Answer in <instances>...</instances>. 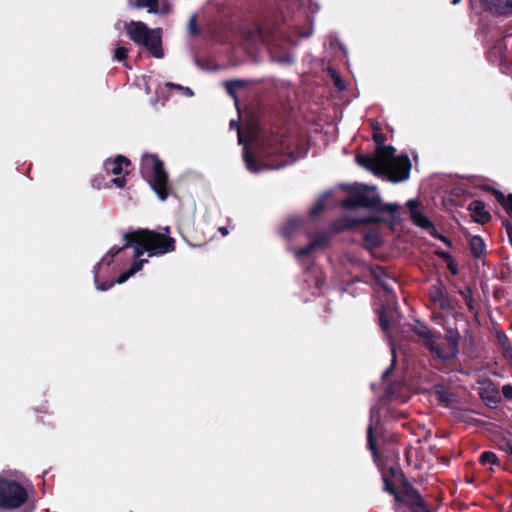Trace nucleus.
<instances>
[{
	"instance_id": "obj_1",
	"label": "nucleus",
	"mask_w": 512,
	"mask_h": 512,
	"mask_svg": "<svg viewBox=\"0 0 512 512\" xmlns=\"http://www.w3.org/2000/svg\"><path fill=\"white\" fill-rule=\"evenodd\" d=\"M125 247L134 249V258L140 257L147 252L149 256L164 255L175 251L176 241L174 238L163 233L138 229L136 231L125 233L123 236Z\"/></svg>"
},
{
	"instance_id": "obj_2",
	"label": "nucleus",
	"mask_w": 512,
	"mask_h": 512,
	"mask_svg": "<svg viewBox=\"0 0 512 512\" xmlns=\"http://www.w3.org/2000/svg\"><path fill=\"white\" fill-rule=\"evenodd\" d=\"M140 174L158 199L165 201L170 195L169 176L163 161L156 154H144L140 161Z\"/></svg>"
},
{
	"instance_id": "obj_3",
	"label": "nucleus",
	"mask_w": 512,
	"mask_h": 512,
	"mask_svg": "<svg viewBox=\"0 0 512 512\" xmlns=\"http://www.w3.org/2000/svg\"><path fill=\"white\" fill-rule=\"evenodd\" d=\"M391 480L386 479V491L399 504L409 506L412 512H429L420 494L405 480L399 468L391 467Z\"/></svg>"
},
{
	"instance_id": "obj_4",
	"label": "nucleus",
	"mask_w": 512,
	"mask_h": 512,
	"mask_svg": "<svg viewBox=\"0 0 512 512\" xmlns=\"http://www.w3.org/2000/svg\"><path fill=\"white\" fill-rule=\"evenodd\" d=\"M346 197L342 200L345 210L367 209L384 211V205L375 186L354 183L344 187Z\"/></svg>"
},
{
	"instance_id": "obj_5",
	"label": "nucleus",
	"mask_w": 512,
	"mask_h": 512,
	"mask_svg": "<svg viewBox=\"0 0 512 512\" xmlns=\"http://www.w3.org/2000/svg\"><path fill=\"white\" fill-rule=\"evenodd\" d=\"M129 39L136 45L143 46L153 57L163 58L162 29H150L142 21H130L124 25Z\"/></svg>"
},
{
	"instance_id": "obj_6",
	"label": "nucleus",
	"mask_w": 512,
	"mask_h": 512,
	"mask_svg": "<svg viewBox=\"0 0 512 512\" xmlns=\"http://www.w3.org/2000/svg\"><path fill=\"white\" fill-rule=\"evenodd\" d=\"M373 140L376 144L372 153H357L355 162L375 176L384 179V134L374 128Z\"/></svg>"
},
{
	"instance_id": "obj_7",
	"label": "nucleus",
	"mask_w": 512,
	"mask_h": 512,
	"mask_svg": "<svg viewBox=\"0 0 512 512\" xmlns=\"http://www.w3.org/2000/svg\"><path fill=\"white\" fill-rule=\"evenodd\" d=\"M28 499L25 487L18 481L0 474V509L13 510Z\"/></svg>"
},
{
	"instance_id": "obj_8",
	"label": "nucleus",
	"mask_w": 512,
	"mask_h": 512,
	"mask_svg": "<svg viewBox=\"0 0 512 512\" xmlns=\"http://www.w3.org/2000/svg\"><path fill=\"white\" fill-rule=\"evenodd\" d=\"M384 396L379 397V401L375 406L371 407L370 410V423L367 428V447L373 455L374 462L380 472L382 479L384 480V461L381 459L380 453L376 445V438L374 431L382 432L381 423V408Z\"/></svg>"
},
{
	"instance_id": "obj_9",
	"label": "nucleus",
	"mask_w": 512,
	"mask_h": 512,
	"mask_svg": "<svg viewBox=\"0 0 512 512\" xmlns=\"http://www.w3.org/2000/svg\"><path fill=\"white\" fill-rule=\"evenodd\" d=\"M365 276L373 284L372 307L378 316V325L384 331V268L379 265L370 266Z\"/></svg>"
},
{
	"instance_id": "obj_10",
	"label": "nucleus",
	"mask_w": 512,
	"mask_h": 512,
	"mask_svg": "<svg viewBox=\"0 0 512 512\" xmlns=\"http://www.w3.org/2000/svg\"><path fill=\"white\" fill-rule=\"evenodd\" d=\"M386 151V179L393 182H403L409 178L411 162L407 155L394 156L395 148L387 146Z\"/></svg>"
},
{
	"instance_id": "obj_11",
	"label": "nucleus",
	"mask_w": 512,
	"mask_h": 512,
	"mask_svg": "<svg viewBox=\"0 0 512 512\" xmlns=\"http://www.w3.org/2000/svg\"><path fill=\"white\" fill-rule=\"evenodd\" d=\"M459 335L456 331L448 330L446 333L447 345L442 347L438 340L430 343V351L436 355L439 359H450L457 353Z\"/></svg>"
},
{
	"instance_id": "obj_12",
	"label": "nucleus",
	"mask_w": 512,
	"mask_h": 512,
	"mask_svg": "<svg viewBox=\"0 0 512 512\" xmlns=\"http://www.w3.org/2000/svg\"><path fill=\"white\" fill-rule=\"evenodd\" d=\"M381 224L384 223V219L380 217H363V218H352L348 216L341 217L340 219L332 223V230L334 232H342L346 230H353L359 225L363 224Z\"/></svg>"
},
{
	"instance_id": "obj_13",
	"label": "nucleus",
	"mask_w": 512,
	"mask_h": 512,
	"mask_svg": "<svg viewBox=\"0 0 512 512\" xmlns=\"http://www.w3.org/2000/svg\"><path fill=\"white\" fill-rule=\"evenodd\" d=\"M481 5L491 13L498 15L512 14V0H480Z\"/></svg>"
},
{
	"instance_id": "obj_14",
	"label": "nucleus",
	"mask_w": 512,
	"mask_h": 512,
	"mask_svg": "<svg viewBox=\"0 0 512 512\" xmlns=\"http://www.w3.org/2000/svg\"><path fill=\"white\" fill-rule=\"evenodd\" d=\"M407 205L409 207L410 216L414 224L426 230L434 229V226L430 220L419 211L418 203L415 200H409Z\"/></svg>"
},
{
	"instance_id": "obj_15",
	"label": "nucleus",
	"mask_w": 512,
	"mask_h": 512,
	"mask_svg": "<svg viewBox=\"0 0 512 512\" xmlns=\"http://www.w3.org/2000/svg\"><path fill=\"white\" fill-rule=\"evenodd\" d=\"M130 165V159L123 155H118L114 159H107L104 162V169L108 174L111 173L113 175H120L124 170V166L127 167Z\"/></svg>"
},
{
	"instance_id": "obj_16",
	"label": "nucleus",
	"mask_w": 512,
	"mask_h": 512,
	"mask_svg": "<svg viewBox=\"0 0 512 512\" xmlns=\"http://www.w3.org/2000/svg\"><path fill=\"white\" fill-rule=\"evenodd\" d=\"M244 161L246 163L247 168L253 173H257L264 168L279 169V168L285 166V162H281V163H277L275 165H263L261 167L259 165L257 159L253 156V154L247 148L244 150Z\"/></svg>"
},
{
	"instance_id": "obj_17",
	"label": "nucleus",
	"mask_w": 512,
	"mask_h": 512,
	"mask_svg": "<svg viewBox=\"0 0 512 512\" xmlns=\"http://www.w3.org/2000/svg\"><path fill=\"white\" fill-rule=\"evenodd\" d=\"M469 211L472 218L481 224H485L490 220V214L485 210V206L481 201H473L469 204Z\"/></svg>"
},
{
	"instance_id": "obj_18",
	"label": "nucleus",
	"mask_w": 512,
	"mask_h": 512,
	"mask_svg": "<svg viewBox=\"0 0 512 512\" xmlns=\"http://www.w3.org/2000/svg\"><path fill=\"white\" fill-rule=\"evenodd\" d=\"M433 303L444 310H450L453 307L451 299L439 287H433L430 292Z\"/></svg>"
},
{
	"instance_id": "obj_19",
	"label": "nucleus",
	"mask_w": 512,
	"mask_h": 512,
	"mask_svg": "<svg viewBox=\"0 0 512 512\" xmlns=\"http://www.w3.org/2000/svg\"><path fill=\"white\" fill-rule=\"evenodd\" d=\"M382 243V235L378 229L370 228L363 237V245L367 249H374Z\"/></svg>"
},
{
	"instance_id": "obj_20",
	"label": "nucleus",
	"mask_w": 512,
	"mask_h": 512,
	"mask_svg": "<svg viewBox=\"0 0 512 512\" xmlns=\"http://www.w3.org/2000/svg\"><path fill=\"white\" fill-rule=\"evenodd\" d=\"M301 224L302 219L300 218L288 219L281 227V235L286 239H290L300 228Z\"/></svg>"
},
{
	"instance_id": "obj_21",
	"label": "nucleus",
	"mask_w": 512,
	"mask_h": 512,
	"mask_svg": "<svg viewBox=\"0 0 512 512\" xmlns=\"http://www.w3.org/2000/svg\"><path fill=\"white\" fill-rule=\"evenodd\" d=\"M134 259L135 260L133 261L130 269L121 273L118 276L117 281H116L117 283L122 284L125 281H127L132 275H134L135 273L140 271L143 267L144 262L147 261L145 259H138V258H134Z\"/></svg>"
},
{
	"instance_id": "obj_22",
	"label": "nucleus",
	"mask_w": 512,
	"mask_h": 512,
	"mask_svg": "<svg viewBox=\"0 0 512 512\" xmlns=\"http://www.w3.org/2000/svg\"><path fill=\"white\" fill-rule=\"evenodd\" d=\"M414 331L417 335H419L420 337L425 339L426 345L428 346L429 349H430V343L432 341L439 340V338H440L439 336L434 335L433 332L426 325H424L422 323H417L414 327Z\"/></svg>"
},
{
	"instance_id": "obj_23",
	"label": "nucleus",
	"mask_w": 512,
	"mask_h": 512,
	"mask_svg": "<svg viewBox=\"0 0 512 512\" xmlns=\"http://www.w3.org/2000/svg\"><path fill=\"white\" fill-rule=\"evenodd\" d=\"M227 93L237 102V90L246 87V82L241 79L228 80L224 83Z\"/></svg>"
},
{
	"instance_id": "obj_24",
	"label": "nucleus",
	"mask_w": 512,
	"mask_h": 512,
	"mask_svg": "<svg viewBox=\"0 0 512 512\" xmlns=\"http://www.w3.org/2000/svg\"><path fill=\"white\" fill-rule=\"evenodd\" d=\"M470 249L475 257H481L485 253V244L479 236H473L470 239Z\"/></svg>"
},
{
	"instance_id": "obj_25",
	"label": "nucleus",
	"mask_w": 512,
	"mask_h": 512,
	"mask_svg": "<svg viewBox=\"0 0 512 512\" xmlns=\"http://www.w3.org/2000/svg\"><path fill=\"white\" fill-rule=\"evenodd\" d=\"M100 266H101V262H98L93 267L94 280H95L96 288L98 290L106 291L114 285V281H110V282H106V281L100 282L99 281L98 273H99Z\"/></svg>"
},
{
	"instance_id": "obj_26",
	"label": "nucleus",
	"mask_w": 512,
	"mask_h": 512,
	"mask_svg": "<svg viewBox=\"0 0 512 512\" xmlns=\"http://www.w3.org/2000/svg\"><path fill=\"white\" fill-rule=\"evenodd\" d=\"M497 200L502 204L506 212L512 218V194L507 198L503 195V193L499 191H494Z\"/></svg>"
},
{
	"instance_id": "obj_27",
	"label": "nucleus",
	"mask_w": 512,
	"mask_h": 512,
	"mask_svg": "<svg viewBox=\"0 0 512 512\" xmlns=\"http://www.w3.org/2000/svg\"><path fill=\"white\" fill-rule=\"evenodd\" d=\"M138 7L147 8L149 13L157 14L159 11V0H136Z\"/></svg>"
},
{
	"instance_id": "obj_28",
	"label": "nucleus",
	"mask_w": 512,
	"mask_h": 512,
	"mask_svg": "<svg viewBox=\"0 0 512 512\" xmlns=\"http://www.w3.org/2000/svg\"><path fill=\"white\" fill-rule=\"evenodd\" d=\"M128 247H125V244L122 247L113 246L107 254L101 259L102 262H106L107 265H110L113 261L114 257L117 256L119 253H121L123 250L127 249Z\"/></svg>"
},
{
	"instance_id": "obj_29",
	"label": "nucleus",
	"mask_w": 512,
	"mask_h": 512,
	"mask_svg": "<svg viewBox=\"0 0 512 512\" xmlns=\"http://www.w3.org/2000/svg\"><path fill=\"white\" fill-rule=\"evenodd\" d=\"M188 31L191 35L196 36L201 33V29L197 23V15L193 14L188 22Z\"/></svg>"
},
{
	"instance_id": "obj_30",
	"label": "nucleus",
	"mask_w": 512,
	"mask_h": 512,
	"mask_svg": "<svg viewBox=\"0 0 512 512\" xmlns=\"http://www.w3.org/2000/svg\"><path fill=\"white\" fill-rule=\"evenodd\" d=\"M315 246L313 245L312 241L306 245L305 247H302L300 249L295 250V257L297 259H301L303 257L308 256L310 253H312L315 250Z\"/></svg>"
},
{
	"instance_id": "obj_31",
	"label": "nucleus",
	"mask_w": 512,
	"mask_h": 512,
	"mask_svg": "<svg viewBox=\"0 0 512 512\" xmlns=\"http://www.w3.org/2000/svg\"><path fill=\"white\" fill-rule=\"evenodd\" d=\"M329 73L333 79L334 85L340 91L345 90L346 89L345 81L339 76V74L334 69H329Z\"/></svg>"
},
{
	"instance_id": "obj_32",
	"label": "nucleus",
	"mask_w": 512,
	"mask_h": 512,
	"mask_svg": "<svg viewBox=\"0 0 512 512\" xmlns=\"http://www.w3.org/2000/svg\"><path fill=\"white\" fill-rule=\"evenodd\" d=\"M128 56V49L122 46H117L114 50V59L118 62L124 61Z\"/></svg>"
},
{
	"instance_id": "obj_33",
	"label": "nucleus",
	"mask_w": 512,
	"mask_h": 512,
	"mask_svg": "<svg viewBox=\"0 0 512 512\" xmlns=\"http://www.w3.org/2000/svg\"><path fill=\"white\" fill-rule=\"evenodd\" d=\"M329 236L327 234H320L315 239L312 240L315 248L323 247L329 244Z\"/></svg>"
},
{
	"instance_id": "obj_34",
	"label": "nucleus",
	"mask_w": 512,
	"mask_h": 512,
	"mask_svg": "<svg viewBox=\"0 0 512 512\" xmlns=\"http://www.w3.org/2000/svg\"><path fill=\"white\" fill-rule=\"evenodd\" d=\"M497 457L494 453L492 452H484L482 453L481 457H480V461L482 464H495L497 462Z\"/></svg>"
},
{
	"instance_id": "obj_35",
	"label": "nucleus",
	"mask_w": 512,
	"mask_h": 512,
	"mask_svg": "<svg viewBox=\"0 0 512 512\" xmlns=\"http://www.w3.org/2000/svg\"><path fill=\"white\" fill-rule=\"evenodd\" d=\"M324 209V203L323 201L319 200L316 202L314 207L310 210V216L312 218L317 217Z\"/></svg>"
},
{
	"instance_id": "obj_36",
	"label": "nucleus",
	"mask_w": 512,
	"mask_h": 512,
	"mask_svg": "<svg viewBox=\"0 0 512 512\" xmlns=\"http://www.w3.org/2000/svg\"><path fill=\"white\" fill-rule=\"evenodd\" d=\"M111 182H112L115 186H117L118 188H123V187H125L127 180H126L125 176H122V177H116V178H113V179L111 180Z\"/></svg>"
},
{
	"instance_id": "obj_37",
	"label": "nucleus",
	"mask_w": 512,
	"mask_h": 512,
	"mask_svg": "<svg viewBox=\"0 0 512 512\" xmlns=\"http://www.w3.org/2000/svg\"><path fill=\"white\" fill-rule=\"evenodd\" d=\"M497 338H498V341H499L500 347H501L502 349H504V348H505V346H510V344H509V342H508V338H507V336H506L505 334H503V333H499V334H498V336H497Z\"/></svg>"
},
{
	"instance_id": "obj_38",
	"label": "nucleus",
	"mask_w": 512,
	"mask_h": 512,
	"mask_svg": "<svg viewBox=\"0 0 512 512\" xmlns=\"http://www.w3.org/2000/svg\"><path fill=\"white\" fill-rule=\"evenodd\" d=\"M385 293H386V305L392 303L394 300V295L387 286H386ZM387 310H388V307L386 306V311ZM387 324H388V319L386 318V325Z\"/></svg>"
},
{
	"instance_id": "obj_39",
	"label": "nucleus",
	"mask_w": 512,
	"mask_h": 512,
	"mask_svg": "<svg viewBox=\"0 0 512 512\" xmlns=\"http://www.w3.org/2000/svg\"><path fill=\"white\" fill-rule=\"evenodd\" d=\"M504 357L512 363V349L511 346H505L504 349H502Z\"/></svg>"
},
{
	"instance_id": "obj_40",
	"label": "nucleus",
	"mask_w": 512,
	"mask_h": 512,
	"mask_svg": "<svg viewBox=\"0 0 512 512\" xmlns=\"http://www.w3.org/2000/svg\"><path fill=\"white\" fill-rule=\"evenodd\" d=\"M503 391V394L506 398L508 399H512V386L510 385H505L502 389Z\"/></svg>"
},
{
	"instance_id": "obj_41",
	"label": "nucleus",
	"mask_w": 512,
	"mask_h": 512,
	"mask_svg": "<svg viewBox=\"0 0 512 512\" xmlns=\"http://www.w3.org/2000/svg\"><path fill=\"white\" fill-rule=\"evenodd\" d=\"M505 228L507 231L509 242H512V225L510 223H505Z\"/></svg>"
},
{
	"instance_id": "obj_42",
	"label": "nucleus",
	"mask_w": 512,
	"mask_h": 512,
	"mask_svg": "<svg viewBox=\"0 0 512 512\" xmlns=\"http://www.w3.org/2000/svg\"><path fill=\"white\" fill-rule=\"evenodd\" d=\"M397 205L394 204H386L385 209L386 212L394 213L397 210Z\"/></svg>"
},
{
	"instance_id": "obj_43",
	"label": "nucleus",
	"mask_w": 512,
	"mask_h": 512,
	"mask_svg": "<svg viewBox=\"0 0 512 512\" xmlns=\"http://www.w3.org/2000/svg\"><path fill=\"white\" fill-rule=\"evenodd\" d=\"M168 12H169V5L168 4L163 5V7L161 9L159 8V11H158V13H160V14H166Z\"/></svg>"
},
{
	"instance_id": "obj_44",
	"label": "nucleus",
	"mask_w": 512,
	"mask_h": 512,
	"mask_svg": "<svg viewBox=\"0 0 512 512\" xmlns=\"http://www.w3.org/2000/svg\"><path fill=\"white\" fill-rule=\"evenodd\" d=\"M167 86L174 87L176 89H183V87L181 85L173 84V83H168Z\"/></svg>"
},
{
	"instance_id": "obj_45",
	"label": "nucleus",
	"mask_w": 512,
	"mask_h": 512,
	"mask_svg": "<svg viewBox=\"0 0 512 512\" xmlns=\"http://www.w3.org/2000/svg\"><path fill=\"white\" fill-rule=\"evenodd\" d=\"M233 126H236L238 131L240 130V126H239V124L235 120H232L230 122V127H233Z\"/></svg>"
},
{
	"instance_id": "obj_46",
	"label": "nucleus",
	"mask_w": 512,
	"mask_h": 512,
	"mask_svg": "<svg viewBox=\"0 0 512 512\" xmlns=\"http://www.w3.org/2000/svg\"><path fill=\"white\" fill-rule=\"evenodd\" d=\"M507 446H508V453L512 458V443H508Z\"/></svg>"
},
{
	"instance_id": "obj_47",
	"label": "nucleus",
	"mask_w": 512,
	"mask_h": 512,
	"mask_svg": "<svg viewBox=\"0 0 512 512\" xmlns=\"http://www.w3.org/2000/svg\"><path fill=\"white\" fill-rule=\"evenodd\" d=\"M391 352H392V361L394 363L395 362V350H394V348H391Z\"/></svg>"
},
{
	"instance_id": "obj_48",
	"label": "nucleus",
	"mask_w": 512,
	"mask_h": 512,
	"mask_svg": "<svg viewBox=\"0 0 512 512\" xmlns=\"http://www.w3.org/2000/svg\"><path fill=\"white\" fill-rule=\"evenodd\" d=\"M220 231H221L224 235H225V234H227V230H226V228H221V229H220Z\"/></svg>"
},
{
	"instance_id": "obj_49",
	"label": "nucleus",
	"mask_w": 512,
	"mask_h": 512,
	"mask_svg": "<svg viewBox=\"0 0 512 512\" xmlns=\"http://www.w3.org/2000/svg\"><path fill=\"white\" fill-rule=\"evenodd\" d=\"M461 0H452V4L456 5L460 2Z\"/></svg>"
},
{
	"instance_id": "obj_50",
	"label": "nucleus",
	"mask_w": 512,
	"mask_h": 512,
	"mask_svg": "<svg viewBox=\"0 0 512 512\" xmlns=\"http://www.w3.org/2000/svg\"><path fill=\"white\" fill-rule=\"evenodd\" d=\"M185 90H186L190 95H192V91L190 90V88H188V87H187V88H185Z\"/></svg>"
},
{
	"instance_id": "obj_51",
	"label": "nucleus",
	"mask_w": 512,
	"mask_h": 512,
	"mask_svg": "<svg viewBox=\"0 0 512 512\" xmlns=\"http://www.w3.org/2000/svg\"><path fill=\"white\" fill-rule=\"evenodd\" d=\"M381 381H384V372L380 376Z\"/></svg>"
},
{
	"instance_id": "obj_52",
	"label": "nucleus",
	"mask_w": 512,
	"mask_h": 512,
	"mask_svg": "<svg viewBox=\"0 0 512 512\" xmlns=\"http://www.w3.org/2000/svg\"><path fill=\"white\" fill-rule=\"evenodd\" d=\"M371 388H372V390L375 389V384L374 383L371 384Z\"/></svg>"
},
{
	"instance_id": "obj_53",
	"label": "nucleus",
	"mask_w": 512,
	"mask_h": 512,
	"mask_svg": "<svg viewBox=\"0 0 512 512\" xmlns=\"http://www.w3.org/2000/svg\"><path fill=\"white\" fill-rule=\"evenodd\" d=\"M390 397H394V392H390Z\"/></svg>"
}]
</instances>
